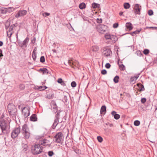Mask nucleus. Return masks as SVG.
<instances>
[{
  "label": "nucleus",
  "mask_w": 157,
  "mask_h": 157,
  "mask_svg": "<svg viewBox=\"0 0 157 157\" xmlns=\"http://www.w3.org/2000/svg\"><path fill=\"white\" fill-rule=\"evenodd\" d=\"M7 109L10 116L16 118L17 114L16 106L12 103H10L8 105Z\"/></svg>",
  "instance_id": "f257e3e1"
},
{
  "label": "nucleus",
  "mask_w": 157,
  "mask_h": 157,
  "mask_svg": "<svg viewBox=\"0 0 157 157\" xmlns=\"http://www.w3.org/2000/svg\"><path fill=\"white\" fill-rule=\"evenodd\" d=\"M21 132L23 136V138L25 139H28L29 138L30 135V131L27 124H24L22 126Z\"/></svg>",
  "instance_id": "f03ea898"
},
{
  "label": "nucleus",
  "mask_w": 157,
  "mask_h": 157,
  "mask_svg": "<svg viewBox=\"0 0 157 157\" xmlns=\"http://www.w3.org/2000/svg\"><path fill=\"white\" fill-rule=\"evenodd\" d=\"M43 147L39 144L33 145L31 148L32 154L34 155H37L43 152Z\"/></svg>",
  "instance_id": "7ed1b4c3"
},
{
  "label": "nucleus",
  "mask_w": 157,
  "mask_h": 157,
  "mask_svg": "<svg viewBox=\"0 0 157 157\" xmlns=\"http://www.w3.org/2000/svg\"><path fill=\"white\" fill-rule=\"evenodd\" d=\"M62 111L59 110L56 114L55 117L54 122L52 126V128L55 129L59 123V119L60 118V113Z\"/></svg>",
  "instance_id": "20e7f679"
},
{
  "label": "nucleus",
  "mask_w": 157,
  "mask_h": 157,
  "mask_svg": "<svg viewBox=\"0 0 157 157\" xmlns=\"http://www.w3.org/2000/svg\"><path fill=\"white\" fill-rule=\"evenodd\" d=\"M56 142L58 143H61L63 140V134L61 132H59L56 134L54 136Z\"/></svg>",
  "instance_id": "39448f33"
},
{
  "label": "nucleus",
  "mask_w": 157,
  "mask_h": 157,
  "mask_svg": "<svg viewBox=\"0 0 157 157\" xmlns=\"http://www.w3.org/2000/svg\"><path fill=\"white\" fill-rule=\"evenodd\" d=\"M21 132V128L20 127L15 128L12 131L11 136L13 139H14L18 136Z\"/></svg>",
  "instance_id": "423d86ee"
},
{
  "label": "nucleus",
  "mask_w": 157,
  "mask_h": 157,
  "mask_svg": "<svg viewBox=\"0 0 157 157\" xmlns=\"http://www.w3.org/2000/svg\"><path fill=\"white\" fill-rule=\"evenodd\" d=\"M107 28V26L103 24H99L97 26V30L100 33L105 32Z\"/></svg>",
  "instance_id": "0eeeda50"
},
{
  "label": "nucleus",
  "mask_w": 157,
  "mask_h": 157,
  "mask_svg": "<svg viewBox=\"0 0 157 157\" xmlns=\"http://www.w3.org/2000/svg\"><path fill=\"white\" fill-rule=\"evenodd\" d=\"M52 142L46 139H41L40 140L39 144L44 146H48L50 147Z\"/></svg>",
  "instance_id": "6e6552de"
},
{
  "label": "nucleus",
  "mask_w": 157,
  "mask_h": 157,
  "mask_svg": "<svg viewBox=\"0 0 157 157\" xmlns=\"http://www.w3.org/2000/svg\"><path fill=\"white\" fill-rule=\"evenodd\" d=\"M22 109V114L25 118L27 117L30 115V108L29 107H25Z\"/></svg>",
  "instance_id": "1a4fd4ad"
},
{
  "label": "nucleus",
  "mask_w": 157,
  "mask_h": 157,
  "mask_svg": "<svg viewBox=\"0 0 157 157\" xmlns=\"http://www.w3.org/2000/svg\"><path fill=\"white\" fill-rule=\"evenodd\" d=\"M0 126L2 131L6 130L7 129V124L3 119L0 120Z\"/></svg>",
  "instance_id": "9d476101"
},
{
  "label": "nucleus",
  "mask_w": 157,
  "mask_h": 157,
  "mask_svg": "<svg viewBox=\"0 0 157 157\" xmlns=\"http://www.w3.org/2000/svg\"><path fill=\"white\" fill-rule=\"evenodd\" d=\"M27 13V11L25 10H19L15 14V17L18 18L21 17H23Z\"/></svg>",
  "instance_id": "9b49d317"
},
{
  "label": "nucleus",
  "mask_w": 157,
  "mask_h": 157,
  "mask_svg": "<svg viewBox=\"0 0 157 157\" xmlns=\"http://www.w3.org/2000/svg\"><path fill=\"white\" fill-rule=\"evenodd\" d=\"M104 56L107 58H110L112 55V52L109 49H106L103 52Z\"/></svg>",
  "instance_id": "f8f14e48"
},
{
  "label": "nucleus",
  "mask_w": 157,
  "mask_h": 157,
  "mask_svg": "<svg viewBox=\"0 0 157 157\" xmlns=\"http://www.w3.org/2000/svg\"><path fill=\"white\" fill-rule=\"evenodd\" d=\"M141 9V6L139 5L138 4H136L134 8V11L135 14H138L140 15V11Z\"/></svg>",
  "instance_id": "ddd939ff"
},
{
  "label": "nucleus",
  "mask_w": 157,
  "mask_h": 157,
  "mask_svg": "<svg viewBox=\"0 0 157 157\" xmlns=\"http://www.w3.org/2000/svg\"><path fill=\"white\" fill-rule=\"evenodd\" d=\"M51 109H53V111L55 113H57V106L56 103L54 101H52L51 103Z\"/></svg>",
  "instance_id": "4468645a"
},
{
  "label": "nucleus",
  "mask_w": 157,
  "mask_h": 157,
  "mask_svg": "<svg viewBox=\"0 0 157 157\" xmlns=\"http://www.w3.org/2000/svg\"><path fill=\"white\" fill-rule=\"evenodd\" d=\"M106 107L105 105H102L100 109V113L101 114H105L106 112Z\"/></svg>",
  "instance_id": "2eb2a0df"
},
{
  "label": "nucleus",
  "mask_w": 157,
  "mask_h": 157,
  "mask_svg": "<svg viewBox=\"0 0 157 157\" xmlns=\"http://www.w3.org/2000/svg\"><path fill=\"white\" fill-rule=\"evenodd\" d=\"M30 120L32 121H36L37 120L36 115L35 114H33L30 117Z\"/></svg>",
  "instance_id": "dca6fc26"
},
{
  "label": "nucleus",
  "mask_w": 157,
  "mask_h": 157,
  "mask_svg": "<svg viewBox=\"0 0 157 157\" xmlns=\"http://www.w3.org/2000/svg\"><path fill=\"white\" fill-rule=\"evenodd\" d=\"M111 114L114 117V119L116 120H118L120 118V115L117 114L116 112L114 111L111 112Z\"/></svg>",
  "instance_id": "f3484780"
},
{
  "label": "nucleus",
  "mask_w": 157,
  "mask_h": 157,
  "mask_svg": "<svg viewBox=\"0 0 157 157\" xmlns=\"http://www.w3.org/2000/svg\"><path fill=\"white\" fill-rule=\"evenodd\" d=\"M5 9L6 14L10 13L15 10V9L13 7L6 8Z\"/></svg>",
  "instance_id": "a211bd4d"
},
{
  "label": "nucleus",
  "mask_w": 157,
  "mask_h": 157,
  "mask_svg": "<svg viewBox=\"0 0 157 157\" xmlns=\"http://www.w3.org/2000/svg\"><path fill=\"white\" fill-rule=\"evenodd\" d=\"M137 85L138 87V90L140 91H144L145 90L144 86L140 83H138Z\"/></svg>",
  "instance_id": "6ab92c4d"
},
{
  "label": "nucleus",
  "mask_w": 157,
  "mask_h": 157,
  "mask_svg": "<svg viewBox=\"0 0 157 157\" xmlns=\"http://www.w3.org/2000/svg\"><path fill=\"white\" fill-rule=\"evenodd\" d=\"M126 27L130 31L132 30L133 28L132 25L130 22H127L126 24Z\"/></svg>",
  "instance_id": "aec40b11"
},
{
  "label": "nucleus",
  "mask_w": 157,
  "mask_h": 157,
  "mask_svg": "<svg viewBox=\"0 0 157 157\" xmlns=\"http://www.w3.org/2000/svg\"><path fill=\"white\" fill-rule=\"evenodd\" d=\"M39 71L42 72L43 73V74H48V70L45 68H40Z\"/></svg>",
  "instance_id": "412c9836"
},
{
  "label": "nucleus",
  "mask_w": 157,
  "mask_h": 157,
  "mask_svg": "<svg viewBox=\"0 0 157 157\" xmlns=\"http://www.w3.org/2000/svg\"><path fill=\"white\" fill-rule=\"evenodd\" d=\"M141 31V29L139 30H136L134 32H131L130 33H126V34H130L132 36H133L135 34H139Z\"/></svg>",
  "instance_id": "4be33fe9"
},
{
  "label": "nucleus",
  "mask_w": 157,
  "mask_h": 157,
  "mask_svg": "<svg viewBox=\"0 0 157 157\" xmlns=\"http://www.w3.org/2000/svg\"><path fill=\"white\" fill-rule=\"evenodd\" d=\"M17 26V23H15L9 27V30L8 31H10L11 32H13V31L15 27H16Z\"/></svg>",
  "instance_id": "5701e85b"
},
{
  "label": "nucleus",
  "mask_w": 157,
  "mask_h": 157,
  "mask_svg": "<svg viewBox=\"0 0 157 157\" xmlns=\"http://www.w3.org/2000/svg\"><path fill=\"white\" fill-rule=\"evenodd\" d=\"M110 39L114 43L115 42L118 40V38L116 36L114 35H111Z\"/></svg>",
  "instance_id": "b1692460"
},
{
  "label": "nucleus",
  "mask_w": 157,
  "mask_h": 157,
  "mask_svg": "<svg viewBox=\"0 0 157 157\" xmlns=\"http://www.w3.org/2000/svg\"><path fill=\"white\" fill-rule=\"evenodd\" d=\"M86 7V5L85 4L82 2L80 3L79 5V8L81 10H82L83 9H85Z\"/></svg>",
  "instance_id": "393cba45"
},
{
  "label": "nucleus",
  "mask_w": 157,
  "mask_h": 157,
  "mask_svg": "<svg viewBox=\"0 0 157 157\" xmlns=\"http://www.w3.org/2000/svg\"><path fill=\"white\" fill-rule=\"evenodd\" d=\"M47 88L48 87L45 86H38L37 89L39 90L40 91H42L44 90Z\"/></svg>",
  "instance_id": "a878e982"
},
{
  "label": "nucleus",
  "mask_w": 157,
  "mask_h": 157,
  "mask_svg": "<svg viewBox=\"0 0 157 157\" xmlns=\"http://www.w3.org/2000/svg\"><path fill=\"white\" fill-rule=\"evenodd\" d=\"M92 5L93 8H99L100 7V5L95 2L93 3Z\"/></svg>",
  "instance_id": "bb28decb"
},
{
  "label": "nucleus",
  "mask_w": 157,
  "mask_h": 157,
  "mask_svg": "<svg viewBox=\"0 0 157 157\" xmlns=\"http://www.w3.org/2000/svg\"><path fill=\"white\" fill-rule=\"evenodd\" d=\"M10 22L9 21H7L5 23V29L7 30L10 26Z\"/></svg>",
  "instance_id": "cd10ccee"
},
{
  "label": "nucleus",
  "mask_w": 157,
  "mask_h": 157,
  "mask_svg": "<svg viewBox=\"0 0 157 157\" xmlns=\"http://www.w3.org/2000/svg\"><path fill=\"white\" fill-rule=\"evenodd\" d=\"M130 5L128 2L124 3V8L126 9H129L130 7Z\"/></svg>",
  "instance_id": "c85d7f7f"
},
{
  "label": "nucleus",
  "mask_w": 157,
  "mask_h": 157,
  "mask_svg": "<svg viewBox=\"0 0 157 157\" xmlns=\"http://www.w3.org/2000/svg\"><path fill=\"white\" fill-rule=\"evenodd\" d=\"M18 45L19 47L21 48H22L23 47L26 48L27 47V45H25L23 41L19 42L18 43Z\"/></svg>",
  "instance_id": "c756f323"
},
{
  "label": "nucleus",
  "mask_w": 157,
  "mask_h": 157,
  "mask_svg": "<svg viewBox=\"0 0 157 157\" xmlns=\"http://www.w3.org/2000/svg\"><path fill=\"white\" fill-rule=\"evenodd\" d=\"M119 77L118 75L116 76L114 78L113 80L114 82L116 83H117L119 82Z\"/></svg>",
  "instance_id": "7c9ffc66"
},
{
  "label": "nucleus",
  "mask_w": 157,
  "mask_h": 157,
  "mask_svg": "<svg viewBox=\"0 0 157 157\" xmlns=\"http://www.w3.org/2000/svg\"><path fill=\"white\" fill-rule=\"evenodd\" d=\"M119 68L121 71H124L125 69V66L123 64L119 65Z\"/></svg>",
  "instance_id": "2f4dec72"
},
{
  "label": "nucleus",
  "mask_w": 157,
  "mask_h": 157,
  "mask_svg": "<svg viewBox=\"0 0 157 157\" xmlns=\"http://www.w3.org/2000/svg\"><path fill=\"white\" fill-rule=\"evenodd\" d=\"M23 148V151H26L27 150V147L28 146L27 145L25 144H22Z\"/></svg>",
  "instance_id": "473e14b6"
},
{
  "label": "nucleus",
  "mask_w": 157,
  "mask_h": 157,
  "mask_svg": "<svg viewBox=\"0 0 157 157\" xmlns=\"http://www.w3.org/2000/svg\"><path fill=\"white\" fill-rule=\"evenodd\" d=\"M111 35L107 33L105 35V38L107 40L110 39Z\"/></svg>",
  "instance_id": "72a5a7b5"
},
{
  "label": "nucleus",
  "mask_w": 157,
  "mask_h": 157,
  "mask_svg": "<svg viewBox=\"0 0 157 157\" xmlns=\"http://www.w3.org/2000/svg\"><path fill=\"white\" fill-rule=\"evenodd\" d=\"M63 98L62 99V101L64 103H66L67 101V95H64Z\"/></svg>",
  "instance_id": "f704fd0d"
},
{
  "label": "nucleus",
  "mask_w": 157,
  "mask_h": 157,
  "mask_svg": "<svg viewBox=\"0 0 157 157\" xmlns=\"http://www.w3.org/2000/svg\"><path fill=\"white\" fill-rule=\"evenodd\" d=\"M13 33V32H11L10 31H7V35L9 38L11 36Z\"/></svg>",
  "instance_id": "c9c22d12"
},
{
  "label": "nucleus",
  "mask_w": 157,
  "mask_h": 157,
  "mask_svg": "<svg viewBox=\"0 0 157 157\" xmlns=\"http://www.w3.org/2000/svg\"><path fill=\"white\" fill-rule=\"evenodd\" d=\"M99 48L97 46H94L93 47L92 49V51L94 52H96L98 51Z\"/></svg>",
  "instance_id": "e433bc0d"
},
{
  "label": "nucleus",
  "mask_w": 157,
  "mask_h": 157,
  "mask_svg": "<svg viewBox=\"0 0 157 157\" xmlns=\"http://www.w3.org/2000/svg\"><path fill=\"white\" fill-rule=\"evenodd\" d=\"M134 124L136 126H138L140 124V122L138 120H136L134 121Z\"/></svg>",
  "instance_id": "4c0bfd02"
},
{
  "label": "nucleus",
  "mask_w": 157,
  "mask_h": 157,
  "mask_svg": "<svg viewBox=\"0 0 157 157\" xmlns=\"http://www.w3.org/2000/svg\"><path fill=\"white\" fill-rule=\"evenodd\" d=\"M29 38L28 37H26L25 40L23 41L24 44L25 45H27V43H28L29 41Z\"/></svg>",
  "instance_id": "58836bf2"
},
{
  "label": "nucleus",
  "mask_w": 157,
  "mask_h": 157,
  "mask_svg": "<svg viewBox=\"0 0 157 157\" xmlns=\"http://www.w3.org/2000/svg\"><path fill=\"white\" fill-rule=\"evenodd\" d=\"M45 58L44 56H41L40 59V62L42 63H43L45 62Z\"/></svg>",
  "instance_id": "ea45409f"
},
{
  "label": "nucleus",
  "mask_w": 157,
  "mask_h": 157,
  "mask_svg": "<svg viewBox=\"0 0 157 157\" xmlns=\"http://www.w3.org/2000/svg\"><path fill=\"white\" fill-rule=\"evenodd\" d=\"M76 83L75 81H72L71 83V86L72 87H75L76 86Z\"/></svg>",
  "instance_id": "a19ab883"
},
{
  "label": "nucleus",
  "mask_w": 157,
  "mask_h": 157,
  "mask_svg": "<svg viewBox=\"0 0 157 157\" xmlns=\"http://www.w3.org/2000/svg\"><path fill=\"white\" fill-rule=\"evenodd\" d=\"M149 52V51L148 49H145L143 51V53L145 55L148 54Z\"/></svg>",
  "instance_id": "79ce46f5"
},
{
  "label": "nucleus",
  "mask_w": 157,
  "mask_h": 157,
  "mask_svg": "<svg viewBox=\"0 0 157 157\" xmlns=\"http://www.w3.org/2000/svg\"><path fill=\"white\" fill-rule=\"evenodd\" d=\"M97 139L98 141L99 142L101 143L103 141V139L102 138V137L101 136H97Z\"/></svg>",
  "instance_id": "37998d69"
},
{
  "label": "nucleus",
  "mask_w": 157,
  "mask_h": 157,
  "mask_svg": "<svg viewBox=\"0 0 157 157\" xmlns=\"http://www.w3.org/2000/svg\"><path fill=\"white\" fill-rule=\"evenodd\" d=\"M32 57L33 60L35 61L36 58V53H33Z\"/></svg>",
  "instance_id": "c03bdc74"
},
{
  "label": "nucleus",
  "mask_w": 157,
  "mask_h": 157,
  "mask_svg": "<svg viewBox=\"0 0 157 157\" xmlns=\"http://www.w3.org/2000/svg\"><path fill=\"white\" fill-rule=\"evenodd\" d=\"M20 89L22 90H24L25 88V86L23 84H21L19 86Z\"/></svg>",
  "instance_id": "a18cd8bd"
},
{
  "label": "nucleus",
  "mask_w": 157,
  "mask_h": 157,
  "mask_svg": "<svg viewBox=\"0 0 157 157\" xmlns=\"http://www.w3.org/2000/svg\"><path fill=\"white\" fill-rule=\"evenodd\" d=\"M48 155L49 156L52 157V156L54 154V153L52 151H49L48 152Z\"/></svg>",
  "instance_id": "49530a36"
},
{
  "label": "nucleus",
  "mask_w": 157,
  "mask_h": 157,
  "mask_svg": "<svg viewBox=\"0 0 157 157\" xmlns=\"http://www.w3.org/2000/svg\"><path fill=\"white\" fill-rule=\"evenodd\" d=\"M1 13H2L3 14H6V12L5 11V8L2 7Z\"/></svg>",
  "instance_id": "de8ad7c7"
},
{
  "label": "nucleus",
  "mask_w": 157,
  "mask_h": 157,
  "mask_svg": "<svg viewBox=\"0 0 157 157\" xmlns=\"http://www.w3.org/2000/svg\"><path fill=\"white\" fill-rule=\"evenodd\" d=\"M148 14L149 16H151L153 14V12L152 10H148Z\"/></svg>",
  "instance_id": "09e8293b"
},
{
  "label": "nucleus",
  "mask_w": 157,
  "mask_h": 157,
  "mask_svg": "<svg viewBox=\"0 0 157 157\" xmlns=\"http://www.w3.org/2000/svg\"><path fill=\"white\" fill-rule=\"evenodd\" d=\"M146 29H151L153 30H157V27H146Z\"/></svg>",
  "instance_id": "8fccbe9b"
},
{
  "label": "nucleus",
  "mask_w": 157,
  "mask_h": 157,
  "mask_svg": "<svg viewBox=\"0 0 157 157\" xmlns=\"http://www.w3.org/2000/svg\"><path fill=\"white\" fill-rule=\"evenodd\" d=\"M97 22L99 24L101 23L102 22V19L97 18Z\"/></svg>",
  "instance_id": "3c124183"
},
{
  "label": "nucleus",
  "mask_w": 157,
  "mask_h": 157,
  "mask_svg": "<svg viewBox=\"0 0 157 157\" xmlns=\"http://www.w3.org/2000/svg\"><path fill=\"white\" fill-rule=\"evenodd\" d=\"M63 81V80L62 79V78H59L57 80V82L60 84H61Z\"/></svg>",
  "instance_id": "603ef678"
},
{
  "label": "nucleus",
  "mask_w": 157,
  "mask_h": 157,
  "mask_svg": "<svg viewBox=\"0 0 157 157\" xmlns=\"http://www.w3.org/2000/svg\"><path fill=\"white\" fill-rule=\"evenodd\" d=\"M111 65L109 63H106L105 65V67L106 68L109 69V68L111 67Z\"/></svg>",
  "instance_id": "864d4df0"
},
{
  "label": "nucleus",
  "mask_w": 157,
  "mask_h": 157,
  "mask_svg": "<svg viewBox=\"0 0 157 157\" xmlns=\"http://www.w3.org/2000/svg\"><path fill=\"white\" fill-rule=\"evenodd\" d=\"M146 101V99L145 98H142L141 99V101L142 104L144 103Z\"/></svg>",
  "instance_id": "5fc2aeb1"
},
{
  "label": "nucleus",
  "mask_w": 157,
  "mask_h": 157,
  "mask_svg": "<svg viewBox=\"0 0 157 157\" xmlns=\"http://www.w3.org/2000/svg\"><path fill=\"white\" fill-rule=\"evenodd\" d=\"M101 72L102 75H105L107 73V71L105 69H103L101 71Z\"/></svg>",
  "instance_id": "6e6d98bb"
},
{
  "label": "nucleus",
  "mask_w": 157,
  "mask_h": 157,
  "mask_svg": "<svg viewBox=\"0 0 157 157\" xmlns=\"http://www.w3.org/2000/svg\"><path fill=\"white\" fill-rule=\"evenodd\" d=\"M137 55L139 56H141L143 55V54L141 52V51L140 50L137 52Z\"/></svg>",
  "instance_id": "4d7b16f0"
},
{
  "label": "nucleus",
  "mask_w": 157,
  "mask_h": 157,
  "mask_svg": "<svg viewBox=\"0 0 157 157\" xmlns=\"http://www.w3.org/2000/svg\"><path fill=\"white\" fill-rule=\"evenodd\" d=\"M118 23H116L113 24V27L114 28H116L118 26Z\"/></svg>",
  "instance_id": "13d9d810"
},
{
  "label": "nucleus",
  "mask_w": 157,
  "mask_h": 157,
  "mask_svg": "<svg viewBox=\"0 0 157 157\" xmlns=\"http://www.w3.org/2000/svg\"><path fill=\"white\" fill-rule=\"evenodd\" d=\"M53 94H49L47 95V97L49 99L51 98L53 96Z\"/></svg>",
  "instance_id": "bf43d9fd"
},
{
  "label": "nucleus",
  "mask_w": 157,
  "mask_h": 157,
  "mask_svg": "<svg viewBox=\"0 0 157 157\" xmlns=\"http://www.w3.org/2000/svg\"><path fill=\"white\" fill-rule=\"evenodd\" d=\"M2 51L1 49H0V59H2V57L3 56V55L2 53Z\"/></svg>",
  "instance_id": "052dcab7"
},
{
  "label": "nucleus",
  "mask_w": 157,
  "mask_h": 157,
  "mask_svg": "<svg viewBox=\"0 0 157 157\" xmlns=\"http://www.w3.org/2000/svg\"><path fill=\"white\" fill-rule=\"evenodd\" d=\"M68 63L69 64L70 66H71L72 65H73L74 64L73 62H72V61H71L70 60H68Z\"/></svg>",
  "instance_id": "680f3d73"
},
{
  "label": "nucleus",
  "mask_w": 157,
  "mask_h": 157,
  "mask_svg": "<svg viewBox=\"0 0 157 157\" xmlns=\"http://www.w3.org/2000/svg\"><path fill=\"white\" fill-rule=\"evenodd\" d=\"M43 136H36V140L39 139H40Z\"/></svg>",
  "instance_id": "e2e57ef3"
},
{
  "label": "nucleus",
  "mask_w": 157,
  "mask_h": 157,
  "mask_svg": "<svg viewBox=\"0 0 157 157\" xmlns=\"http://www.w3.org/2000/svg\"><path fill=\"white\" fill-rule=\"evenodd\" d=\"M42 154L43 156L44 157H47V155H46V153H45L43 151L42 152Z\"/></svg>",
  "instance_id": "0e129e2a"
},
{
  "label": "nucleus",
  "mask_w": 157,
  "mask_h": 157,
  "mask_svg": "<svg viewBox=\"0 0 157 157\" xmlns=\"http://www.w3.org/2000/svg\"><path fill=\"white\" fill-rule=\"evenodd\" d=\"M50 14L49 13H48L47 12H45L44 13V15L43 16L45 17H46V16L49 15Z\"/></svg>",
  "instance_id": "69168bd1"
},
{
  "label": "nucleus",
  "mask_w": 157,
  "mask_h": 157,
  "mask_svg": "<svg viewBox=\"0 0 157 157\" xmlns=\"http://www.w3.org/2000/svg\"><path fill=\"white\" fill-rule=\"evenodd\" d=\"M36 38L35 37H34L33 40H31V42L33 44H34L35 43L36 41Z\"/></svg>",
  "instance_id": "338daca9"
},
{
  "label": "nucleus",
  "mask_w": 157,
  "mask_h": 157,
  "mask_svg": "<svg viewBox=\"0 0 157 157\" xmlns=\"http://www.w3.org/2000/svg\"><path fill=\"white\" fill-rule=\"evenodd\" d=\"M60 84L63 86H66V84H65V82L64 81H63V82Z\"/></svg>",
  "instance_id": "774afa93"
}]
</instances>
